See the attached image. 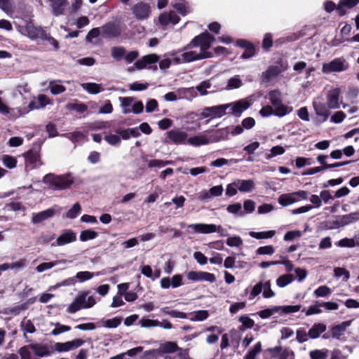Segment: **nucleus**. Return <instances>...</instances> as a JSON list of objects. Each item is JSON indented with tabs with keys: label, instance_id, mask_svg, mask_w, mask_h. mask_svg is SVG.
<instances>
[{
	"label": "nucleus",
	"instance_id": "nucleus-1",
	"mask_svg": "<svg viewBox=\"0 0 359 359\" xmlns=\"http://www.w3.org/2000/svg\"><path fill=\"white\" fill-rule=\"evenodd\" d=\"M214 41L215 37L207 32L195 36L184 49L187 50L190 47H199L200 51L188 50L181 53L180 56L174 57L175 65L189 63L212 57L213 55L208 50Z\"/></svg>",
	"mask_w": 359,
	"mask_h": 359
},
{
	"label": "nucleus",
	"instance_id": "nucleus-2",
	"mask_svg": "<svg viewBox=\"0 0 359 359\" xmlns=\"http://www.w3.org/2000/svg\"><path fill=\"white\" fill-rule=\"evenodd\" d=\"M43 182L53 187L55 189H66L74 182L71 174L55 175L48 174L44 176Z\"/></svg>",
	"mask_w": 359,
	"mask_h": 359
},
{
	"label": "nucleus",
	"instance_id": "nucleus-3",
	"mask_svg": "<svg viewBox=\"0 0 359 359\" xmlns=\"http://www.w3.org/2000/svg\"><path fill=\"white\" fill-rule=\"evenodd\" d=\"M88 292H82L75 298L74 302L68 306L67 312L74 313L81 309L93 307L97 302L94 296L87 297Z\"/></svg>",
	"mask_w": 359,
	"mask_h": 359
},
{
	"label": "nucleus",
	"instance_id": "nucleus-4",
	"mask_svg": "<svg viewBox=\"0 0 359 359\" xmlns=\"http://www.w3.org/2000/svg\"><path fill=\"white\" fill-rule=\"evenodd\" d=\"M269 99L273 108H275L274 115L279 117L284 116L292 111L289 107L282 102V94L278 90H273L269 93Z\"/></svg>",
	"mask_w": 359,
	"mask_h": 359
},
{
	"label": "nucleus",
	"instance_id": "nucleus-5",
	"mask_svg": "<svg viewBox=\"0 0 359 359\" xmlns=\"http://www.w3.org/2000/svg\"><path fill=\"white\" fill-rule=\"evenodd\" d=\"M262 292L264 298L269 299L275 296V292L271 290L270 280H260L252 287L249 296V299L252 300Z\"/></svg>",
	"mask_w": 359,
	"mask_h": 359
},
{
	"label": "nucleus",
	"instance_id": "nucleus-6",
	"mask_svg": "<svg viewBox=\"0 0 359 359\" xmlns=\"http://www.w3.org/2000/svg\"><path fill=\"white\" fill-rule=\"evenodd\" d=\"M359 0H341L337 6L336 4L331 1L324 3V8L327 13H331L334 10H337L340 15L346 13V9H350L358 4Z\"/></svg>",
	"mask_w": 359,
	"mask_h": 359
},
{
	"label": "nucleus",
	"instance_id": "nucleus-7",
	"mask_svg": "<svg viewBox=\"0 0 359 359\" xmlns=\"http://www.w3.org/2000/svg\"><path fill=\"white\" fill-rule=\"evenodd\" d=\"M348 67V64L345 59L337 57L330 62L324 63L322 67V72L325 74H330L344 72L346 70Z\"/></svg>",
	"mask_w": 359,
	"mask_h": 359
},
{
	"label": "nucleus",
	"instance_id": "nucleus-8",
	"mask_svg": "<svg viewBox=\"0 0 359 359\" xmlns=\"http://www.w3.org/2000/svg\"><path fill=\"white\" fill-rule=\"evenodd\" d=\"M309 193L304 190L281 194L278 199L280 205L286 207L308 198Z\"/></svg>",
	"mask_w": 359,
	"mask_h": 359
},
{
	"label": "nucleus",
	"instance_id": "nucleus-9",
	"mask_svg": "<svg viewBox=\"0 0 359 359\" xmlns=\"http://www.w3.org/2000/svg\"><path fill=\"white\" fill-rule=\"evenodd\" d=\"M18 29L22 34L32 40L41 39L46 37L45 31L39 27L34 26L32 22H27L25 26H20Z\"/></svg>",
	"mask_w": 359,
	"mask_h": 359
},
{
	"label": "nucleus",
	"instance_id": "nucleus-10",
	"mask_svg": "<svg viewBox=\"0 0 359 359\" xmlns=\"http://www.w3.org/2000/svg\"><path fill=\"white\" fill-rule=\"evenodd\" d=\"M251 106V102L248 99H242L236 102L224 104L226 110V114L240 116L241 114Z\"/></svg>",
	"mask_w": 359,
	"mask_h": 359
},
{
	"label": "nucleus",
	"instance_id": "nucleus-11",
	"mask_svg": "<svg viewBox=\"0 0 359 359\" xmlns=\"http://www.w3.org/2000/svg\"><path fill=\"white\" fill-rule=\"evenodd\" d=\"M226 107H224V104L205 107L199 114V116L202 118H209L211 119L215 118H220L226 114Z\"/></svg>",
	"mask_w": 359,
	"mask_h": 359
},
{
	"label": "nucleus",
	"instance_id": "nucleus-12",
	"mask_svg": "<svg viewBox=\"0 0 359 359\" xmlns=\"http://www.w3.org/2000/svg\"><path fill=\"white\" fill-rule=\"evenodd\" d=\"M268 351L273 359H294L293 351L280 346L269 348Z\"/></svg>",
	"mask_w": 359,
	"mask_h": 359
},
{
	"label": "nucleus",
	"instance_id": "nucleus-13",
	"mask_svg": "<svg viewBox=\"0 0 359 359\" xmlns=\"http://www.w3.org/2000/svg\"><path fill=\"white\" fill-rule=\"evenodd\" d=\"M84 344V341L81 339H76L67 342H56L54 346V350L57 352H67L79 348Z\"/></svg>",
	"mask_w": 359,
	"mask_h": 359
},
{
	"label": "nucleus",
	"instance_id": "nucleus-14",
	"mask_svg": "<svg viewBox=\"0 0 359 359\" xmlns=\"http://www.w3.org/2000/svg\"><path fill=\"white\" fill-rule=\"evenodd\" d=\"M76 240V234L72 230H66L63 231L55 240L52 243V246H63L69 243H73Z\"/></svg>",
	"mask_w": 359,
	"mask_h": 359
},
{
	"label": "nucleus",
	"instance_id": "nucleus-15",
	"mask_svg": "<svg viewBox=\"0 0 359 359\" xmlns=\"http://www.w3.org/2000/svg\"><path fill=\"white\" fill-rule=\"evenodd\" d=\"M133 13L137 20H143L147 19L151 13L150 6L143 2L135 4L132 8Z\"/></svg>",
	"mask_w": 359,
	"mask_h": 359
},
{
	"label": "nucleus",
	"instance_id": "nucleus-16",
	"mask_svg": "<svg viewBox=\"0 0 359 359\" xmlns=\"http://www.w3.org/2000/svg\"><path fill=\"white\" fill-rule=\"evenodd\" d=\"M313 104L316 114L318 116L322 117L323 121H325L330 114L329 111L330 109L328 107V104H325L318 99L315 100Z\"/></svg>",
	"mask_w": 359,
	"mask_h": 359
},
{
	"label": "nucleus",
	"instance_id": "nucleus-17",
	"mask_svg": "<svg viewBox=\"0 0 359 359\" xmlns=\"http://www.w3.org/2000/svg\"><path fill=\"white\" fill-rule=\"evenodd\" d=\"M187 143L194 147H200L212 143V142L210 136L206 133H203L188 138Z\"/></svg>",
	"mask_w": 359,
	"mask_h": 359
},
{
	"label": "nucleus",
	"instance_id": "nucleus-18",
	"mask_svg": "<svg viewBox=\"0 0 359 359\" xmlns=\"http://www.w3.org/2000/svg\"><path fill=\"white\" fill-rule=\"evenodd\" d=\"M47 1L55 16H60L64 14L67 5V0H47Z\"/></svg>",
	"mask_w": 359,
	"mask_h": 359
},
{
	"label": "nucleus",
	"instance_id": "nucleus-19",
	"mask_svg": "<svg viewBox=\"0 0 359 359\" xmlns=\"http://www.w3.org/2000/svg\"><path fill=\"white\" fill-rule=\"evenodd\" d=\"M340 90L334 88L330 90L327 95V102L330 109H335L339 107Z\"/></svg>",
	"mask_w": 359,
	"mask_h": 359
},
{
	"label": "nucleus",
	"instance_id": "nucleus-20",
	"mask_svg": "<svg viewBox=\"0 0 359 359\" xmlns=\"http://www.w3.org/2000/svg\"><path fill=\"white\" fill-rule=\"evenodd\" d=\"M285 68L282 69L279 66H270L262 72V77L264 82H269L276 79L281 72L285 71Z\"/></svg>",
	"mask_w": 359,
	"mask_h": 359
},
{
	"label": "nucleus",
	"instance_id": "nucleus-21",
	"mask_svg": "<svg viewBox=\"0 0 359 359\" xmlns=\"http://www.w3.org/2000/svg\"><path fill=\"white\" fill-rule=\"evenodd\" d=\"M180 20V17L174 12H165L159 15V23L163 26L168 25H176Z\"/></svg>",
	"mask_w": 359,
	"mask_h": 359
},
{
	"label": "nucleus",
	"instance_id": "nucleus-22",
	"mask_svg": "<svg viewBox=\"0 0 359 359\" xmlns=\"http://www.w3.org/2000/svg\"><path fill=\"white\" fill-rule=\"evenodd\" d=\"M189 229H191L197 233L208 234L214 233L215 224H193L187 226Z\"/></svg>",
	"mask_w": 359,
	"mask_h": 359
},
{
	"label": "nucleus",
	"instance_id": "nucleus-23",
	"mask_svg": "<svg viewBox=\"0 0 359 359\" xmlns=\"http://www.w3.org/2000/svg\"><path fill=\"white\" fill-rule=\"evenodd\" d=\"M103 35L107 37H117L121 34V27L116 23L109 22L102 27Z\"/></svg>",
	"mask_w": 359,
	"mask_h": 359
},
{
	"label": "nucleus",
	"instance_id": "nucleus-24",
	"mask_svg": "<svg viewBox=\"0 0 359 359\" xmlns=\"http://www.w3.org/2000/svg\"><path fill=\"white\" fill-rule=\"evenodd\" d=\"M168 137L175 144H184L187 139V133L180 130H171L167 133Z\"/></svg>",
	"mask_w": 359,
	"mask_h": 359
},
{
	"label": "nucleus",
	"instance_id": "nucleus-25",
	"mask_svg": "<svg viewBox=\"0 0 359 359\" xmlns=\"http://www.w3.org/2000/svg\"><path fill=\"white\" fill-rule=\"evenodd\" d=\"M30 347L32 348V351L34 353V355L38 357L42 358L48 356L53 353V351H51L46 344L34 343L31 344Z\"/></svg>",
	"mask_w": 359,
	"mask_h": 359
},
{
	"label": "nucleus",
	"instance_id": "nucleus-26",
	"mask_svg": "<svg viewBox=\"0 0 359 359\" xmlns=\"http://www.w3.org/2000/svg\"><path fill=\"white\" fill-rule=\"evenodd\" d=\"M55 210L53 208H48L46 210L41 211L38 213L32 215V222L33 224L40 223L46 219H48L55 215Z\"/></svg>",
	"mask_w": 359,
	"mask_h": 359
},
{
	"label": "nucleus",
	"instance_id": "nucleus-27",
	"mask_svg": "<svg viewBox=\"0 0 359 359\" xmlns=\"http://www.w3.org/2000/svg\"><path fill=\"white\" fill-rule=\"evenodd\" d=\"M159 57L156 54H150L142 57L140 60H137L135 64V67L138 69L145 68L147 65L153 64L158 60Z\"/></svg>",
	"mask_w": 359,
	"mask_h": 359
},
{
	"label": "nucleus",
	"instance_id": "nucleus-28",
	"mask_svg": "<svg viewBox=\"0 0 359 359\" xmlns=\"http://www.w3.org/2000/svg\"><path fill=\"white\" fill-rule=\"evenodd\" d=\"M205 331L210 332V334L206 337V342L208 344H213L217 343L219 339V334H221L222 332V329L217 326L208 327Z\"/></svg>",
	"mask_w": 359,
	"mask_h": 359
},
{
	"label": "nucleus",
	"instance_id": "nucleus-29",
	"mask_svg": "<svg viewBox=\"0 0 359 359\" xmlns=\"http://www.w3.org/2000/svg\"><path fill=\"white\" fill-rule=\"evenodd\" d=\"M351 320H347L334 326L331 330L332 337L337 339H340L346 328L351 325Z\"/></svg>",
	"mask_w": 359,
	"mask_h": 359
},
{
	"label": "nucleus",
	"instance_id": "nucleus-30",
	"mask_svg": "<svg viewBox=\"0 0 359 359\" xmlns=\"http://www.w3.org/2000/svg\"><path fill=\"white\" fill-rule=\"evenodd\" d=\"M230 135V128H222L217 130L213 133L212 135H210L212 143L217 142L223 140H226L229 138Z\"/></svg>",
	"mask_w": 359,
	"mask_h": 359
},
{
	"label": "nucleus",
	"instance_id": "nucleus-31",
	"mask_svg": "<svg viewBox=\"0 0 359 359\" xmlns=\"http://www.w3.org/2000/svg\"><path fill=\"white\" fill-rule=\"evenodd\" d=\"M69 261L67 259H60V260H55L53 262H43L38 265L36 268V270L39 273H42L45 271L49 270L52 269L53 267L57 266L59 264H65L68 263Z\"/></svg>",
	"mask_w": 359,
	"mask_h": 359
},
{
	"label": "nucleus",
	"instance_id": "nucleus-32",
	"mask_svg": "<svg viewBox=\"0 0 359 359\" xmlns=\"http://www.w3.org/2000/svg\"><path fill=\"white\" fill-rule=\"evenodd\" d=\"M326 325L323 323H315L308 332L309 338L317 339L326 330Z\"/></svg>",
	"mask_w": 359,
	"mask_h": 359
},
{
	"label": "nucleus",
	"instance_id": "nucleus-33",
	"mask_svg": "<svg viewBox=\"0 0 359 359\" xmlns=\"http://www.w3.org/2000/svg\"><path fill=\"white\" fill-rule=\"evenodd\" d=\"M118 100L122 109V113L124 114L130 113L132 104L135 101V98L133 97H119Z\"/></svg>",
	"mask_w": 359,
	"mask_h": 359
},
{
	"label": "nucleus",
	"instance_id": "nucleus-34",
	"mask_svg": "<svg viewBox=\"0 0 359 359\" xmlns=\"http://www.w3.org/2000/svg\"><path fill=\"white\" fill-rule=\"evenodd\" d=\"M39 107L37 101H31L27 107H17L15 108V113L13 115V117L17 118L20 116H22L27 114L29 111L34 109H39Z\"/></svg>",
	"mask_w": 359,
	"mask_h": 359
},
{
	"label": "nucleus",
	"instance_id": "nucleus-35",
	"mask_svg": "<svg viewBox=\"0 0 359 359\" xmlns=\"http://www.w3.org/2000/svg\"><path fill=\"white\" fill-rule=\"evenodd\" d=\"M236 183L241 192H251L255 188V183L251 180H236Z\"/></svg>",
	"mask_w": 359,
	"mask_h": 359
},
{
	"label": "nucleus",
	"instance_id": "nucleus-36",
	"mask_svg": "<svg viewBox=\"0 0 359 359\" xmlns=\"http://www.w3.org/2000/svg\"><path fill=\"white\" fill-rule=\"evenodd\" d=\"M81 86L88 93L93 95L98 94L103 90L101 84L95 83H83L81 84Z\"/></svg>",
	"mask_w": 359,
	"mask_h": 359
},
{
	"label": "nucleus",
	"instance_id": "nucleus-37",
	"mask_svg": "<svg viewBox=\"0 0 359 359\" xmlns=\"http://www.w3.org/2000/svg\"><path fill=\"white\" fill-rule=\"evenodd\" d=\"M209 316L208 312L205 310H199L189 313L187 318L191 321H203Z\"/></svg>",
	"mask_w": 359,
	"mask_h": 359
},
{
	"label": "nucleus",
	"instance_id": "nucleus-38",
	"mask_svg": "<svg viewBox=\"0 0 359 359\" xmlns=\"http://www.w3.org/2000/svg\"><path fill=\"white\" fill-rule=\"evenodd\" d=\"M178 349L179 348L175 342L167 341L160 346L158 351L163 353H172Z\"/></svg>",
	"mask_w": 359,
	"mask_h": 359
},
{
	"label": "nucleus",
	"instance_id": "nucleus-39",
	"mask_svg": "<svg viewBox=\"0 0 359 359\" xmlns=\"http://www.w3.org/2000/svg\"><path fill=\"white\" fill-rule=\"evenodd\" d=\"M276 234V231L273 230H269L266 231H250L249 235L252 238L256 239H268L272 238Z\"/></svg>",
	"mask_w": 359,
	"mask_h": 359
},
{
	"label": "nucleus",
	"instance_id": "nucleus-40",
	"mask_svg": "<svg viewBox=\"0 0 359 359\" xmlns=\"http://www.w3.org/2000/svg\"><path fill=\"white\" fill-rule=\"evenodd\" d=\"M48 88L53 95L61 94L66 90V88L64 86L57 83L55 81L49 82Z\"/></svg>",
	"mask_w": 359,
	"mask_h": 359
},
{
	"label": "nucleus",
	"instance_id": "nucleus-41",
	"mask_svg": "<svg viewBox=\"0 0 359 359\" xmlns=\"http://www.w3.org/2000/svg\"><path fill=\"white\" fill-rule=\"evenodd\" d=\"M243 86V81L238 76L229 79L227 81L226 89L228 90L239 88Z\"/></svg>",
	"mask_w": 359,
	"mask_h": 359
},
{
	"label": "nucleus",
	"instance_id": "nucleus-42",
	"mask_svg": "<svg viewBox=\"0 0 359 359\" xmlns=\"http://www.w3.org/2000/svg\"><path fill=\"white\" fill-rule=\"evenodd\" d=\"M294 280L292 274H284L278 277L276 280V284L280 287H285Z\"/></svg>",
	"mask_w": 359,
	"mask_h": 359
},
{
	"label": "nucleus",
	"instance_id": "nucleus-43",
	"mask_svg": "<svg viewBox=\"0 0 359 359\" xmlns=\"http://www.w3.org/2000/svg\"><path fill=\"white\" fill-rule=\"evenodd\" d=\"M126 49L122 46H114L111 48V57L116 60H121L124 57Z\"/></svg>",
	"mask_w": 359,
	"mask_h": 359
},
{
	"label": "nucleus",
	"instance_id": "nucleus-44",
	"mask_svg": "<svg viewBox=\"0 0 359 359\" xmlns=\"http://www.w3.org/2000/svg\"><path fill=\"white\" fill-rule=\"evenodd\" d=\"M332 290L327 285H322L316 289L313 294L316 297H326L330 295Z\"/></svg>",
	"mask_w": 359,
	"mask_h": 359
},
{
	"label": "nucleus",
	"instance_id": "nucleus-45",
	"mask_svg": "<svg viewBox=\"0 0 359 359\" xmlns=\"http://www.w3.org/2000/svg\"><path fill=\"white\" fill-rule=\"evenodd\" d=\"M301 307V305L278 306V309L280 313H292L298 312Z\"/></svg>",
	"mask_w": 359,
	"mask_h": 359
},
{
	"label": "nucleus",
	"instance_id": "nucleus-46",
	"mask_svg": "<svg viewBox=\"0 0 359 359\" xmlns=\"http://www.w3.org/2000/svg\"><path fill=\"white\" fill-rule=\"evenodd\" d=\"M311 359H326L328 356V351L326 349L313 350L310 351Z\"/></svg>",
	"mask_w": 359,
	"mask_h": 359
},
{
	"label": "nucleus",
	"instance_id": "nucleus-47",
	"mask_svg": "<svg viewBox=\"0 0 359 359\" xmlns=\"http://www.w3.org/2000/svg\"><path fill=\"white\" fill-rule=\"evenodd\" d=\"M3 164L9 169H13L16 167L17 160L15 157L9 155H4L2 156Z\"/></svg>",
	"mask_w": 359,
	"mask_h": 359
},
{
	"label": "nucleus",
	"instance_id": "nucleus-48",
	"mask_svg": "<svg viewBox=\"0 0 359 359\" xmlns=\"http://www.w3.org/2000/svg\"><path fill=\"white\" fill-rule=\"evenodd\" d=\"M321 302L316 301L314 304L310 306L306 311V316H309L311 315L320 314L322 313Z\"/></svg>",
	"mask_w": 359,
	"mask_h": 359
},
{
	"label": "nucleus",
	"instance_id": "nucleus-49",
	"mask_svg": "<svg viewBox=\"0 0 359 359\" xmlns=\"http://www.w3.org/2000/svg\"><path fill=\"white\" fill-rule=\"evenodd\" d=\"M176 54H177L176 52H171V53H169L168 56L172 57V59L165 58V59H163V60H161L160 62H159V67H160V69H166L170 67V66L172 62L173 64H175L174 61H173L174 57H176V56H180V54L178 55H177Z\"/></svg>",
	"mask_w": 359,
	"mask_h": 359
},
{
	"label": "nucleus",
	"instance_id": "nucleus-50",
	"mask_svg": "<svg viewBox=\"0 0 359 359\" xmlns=\"http://www.w3.org/2000/svg\"><path fill=\"white\" fill-rule=\"evenodd\" d=\"M241 209L242 206L239 203L229 205L226 208L229 213L236 215L240 217H242L245 215L244 212L241 211Z\"/></svg>",
	"mask_w": 359,
	"mask_h": 359
},
{
	"label": "nucleus",
	"instance_id": "nucleus-51",
	"mask_svg": "<svg viewBox=\"0 0 359 359\" xmlns=\"http://www.w3.org/2000/svg\"><path fill=\"white\" fill-rule=\"evenodd\" d=\"M277 313H278V306H275L271 308H269V309H266L262 311H260L258 313V315L261 318L266 319Z\"/></svg>",
	"mask_w": 359,
	"mask_h": 359
},
{
	"label": "nucleus",
	"instance_id": "nucleus-52",
	"mask_svg": "<svg viewBox=\"0 0 359 359\" xmlns=\"http://www.w3.org/2000/svg\"><path fill=\"white\" fill-rule=\"evenodd\" d=\"M262 351V344L260 341L257 342L253 348L248 351L245 357V359H255V357Z\"/></svg>",
	"mask_w": 359,
	"mask_h": 359
},
{
	"label": "nucleus",
	"instance_id": "nucleus-53",
	"mask_svg": "<svg viewBox=\"0 0 359 359\" xmlns=\"http://www.w3.org/2000/svg\"><path fill=\"white\" fill-rule=\"evenodd\" d=\"M211 83L210 80H206L200 83L196 86V90H198L201 95H206L208 94L207 90L210 88Z\"/></svg>",
	"mask_w": 359,
	"mask_h": 359
},
{
	"label": "nucleus",
	"instance_id": "nucleus-54",
	"mask_svg": "<svg viewBox=\"0 0 359 359\" xmlns=\"http://www.w3.org/2000/svg\"><path fill=\"white\" fill-rule=\"evenodd\" d=\"M32 350L30 347V344L20 348L19 350V354L21 359H34L32 356Z\"/></svg>",
	"mask_w": 359,
	"mask_h": 359
},
{
	"label": "nucleus",
	"instance_id": "nucleus-55",
	"mask_svg": "<svg viewBox=\"0 0 359 359\" xmlns=\"http://www.w3.org/2000/svg\"><path fill=\"white\" fill-rule=\"evenodd\" d=\"M97 236V233L93 230H86L81 231L80 234V240L83 242L87 241L88 240H93Z\"/></svg>",
	"mask_w": 359,
	"mask_h": 359
},
{
	"label": "nucleus",
	"instance_id": "nucleus-56",
	"mask_svg": "<svg viewBox=\"0 0 359 359\" xmlns=\"http://www.w3.org/2000/svg\"><path fill=\"white\" fill-rule=\"evenodd\" d=\"M226 243L229 247H240L243 245V242L241 237L234 236L229 237Z\"/></svg>",
	"mask_w": 359,
	"mask_h": 359
},
{
	"label": "nucleus",
	"instance_id": "nucleus-57",
	"mask_svg": "<svg viewBox=\"0 0 359 359\" xmlns=\"http://www.w3.org/2000/svg\"><path fill=\"white\" fill-rule=\"evenodd\" d=\"M71 327L67 325H62L59 323L55 324V328L52 330L51 334L54 336L59 335L63 332H68Z\"/></svg>",
	"mask_w": 359,
	"mask_h": 359
},
{
	"label": "nucleus",
	"instance_id": "nucleus-58",
	"mask_svg": "<svg viewBox=\"0 0 359 359\" xmlns=\"http://www.w3.org/2000/svg\"><path fill=\"white\" fill-rule=\"evenodd\" d=\"M22 330L25 332L34 333L35 332V327L30 320L24 319L21 323Z\"/></svg>",
	"mask_w": 359,
	"mask_h": 359
},
{
	"label": "nucleus",
	"instance_id": "nucleus-59",
	"mask_svg": "<svg viewBox=\"0 0 359 359\" xmlns=\"http://www.w3.org/2000/svg\"><path fill=\"white\" fill-rule=\"evenodd\" d=\"M147 165L149 168H162L167 165L168 163H163L161 159H151L147 161Z\"/></svg>",
	"mask_w": 359,
	"mask_h": 359
},
{
	"label": "nucleus",
	"instance_id": "nucleus-60",
	"mask_svg": "<svg viewBox=\"0 0 359 359\" xmlns=\"http://www.w3.org/2000/svg\"><path fill=\"white\" fill-rule=\"evenodd\" d=\"M275 252V249L272 245L262 246L257 249L256 254L259 255H271Z\"/></svg>",
	"mask_w": 359,
	"mask_h": 359
},
{
	"label": "nucleus",
	"instance_id": "nucleus-61",
	"mask_svg": "<svg viewBox=\"0 0 359 359\" xmlns=\"http://www.w3.org/2000/svg\"><path fill=\"white\" fill-rule=\"evenodd\" d=\"M140 324L142 327H152L158 326L160 321L143 318L140 320Z\"/></svg>",
	"mask_w": 359,
	"mask_h": 359
},
{
	"label": "nucleus",
	"instance_id": "nucleus-62",
	"mask_svg": "<svg viewBox=\"0 0 359 359\" xmlns=\"http://www.w3.org/2000/svg\"><path fill=\"white\" fill-rule=\"evenodd\" d=\"M81 208L78 203L74 204L72 208L67 212V217L69 219H74L81 212Z\"/></svg>",
	"mask_w": 359,
	"mask_h": 359
},
{
	"label": "nucleus",
	"instance_id": "nucleus-63",
	"mask_svg": "<svg viewBox=\"0 0 359 359\" xmlns=\"http://www.w3.org/2000/svg\"><path fill=\"white\" fill-rule=\"evenodd\" d=\"M273 46V36L271 33L264 34L262 41V48L265 50H269Z\"/></svg>",
	"mask_w": 359,
	"mask_h": 359
},
{
	"label": "nucleus",
	"instance_id": "nucleus-64",
	"mask_svg": "<svg viewBox=\"0 0 359 359\" xmlns=\"http://www.w3.org/2000/svg\"><path fill=\"white\" fill-rule=\"evenodd\" d=\"M37 102L40 108H43L46 105L51 104L52 102L50 99L46 95L41 94L37 96Z\"/></svg>",
	"mask_w": 359,
	"mask_h": 359
}]
</instances>
